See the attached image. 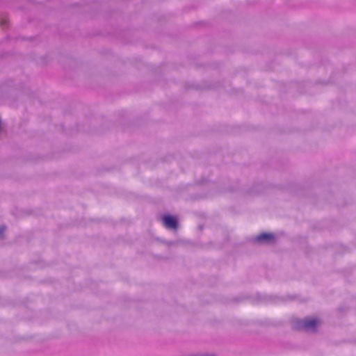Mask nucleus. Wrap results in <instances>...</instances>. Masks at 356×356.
Masks as SVG:
<instances>
[{
	"mask_svg": "<svg viewBox=\"0 0 356 356\" xmlns=\"http://www.w3.org/2000/svg\"><path fill=\"white\" fill-rule=\"evenodd\" d=\"M319 323L320 321L317 318H307L305 319L302 326L305 330L312 331L315 330Z\"/></svg>",
	"mask_w": 356,
	"mask_h": 356,
	"instance_id": "nucleus-1",
	"label": "nucleus"
},
{
	"mask_svg": "<svg viewBox=\"0 0 356 356\" xmlns=\"http://www.w3.org/2000/svg\"><path fill=\"white\" fill-rule=\"evenodd\" d=\"M164 226L170 229H176L177 227V219L171 216H165L163 217Z\"/></svg>",
	"mask_w": 356,
	"mask_h": 356,
	"instance_id": "nucleus-2",
	"label": "nucleus"
},
{
	"mask_svg": "<svg viewBox=\"0 0 356 356\" xmlns=\"http://www.w3.org/2000/svg\"><path fill=\"white\" fill-rule=\"evenodd\" d=\"M274 240V236L272 234L263 233L256 236L255 241L258 243L270 242Z\"/></svg>",
	"mask_w": 356,
	"mask_h": 356,
	"instance_id": "nucleus-3",
	"label": "nucleus"
},
{
	"mask_svg": "<svg viewBox=\"0 0 356 356\" xmlns=\"http://www.w3.org/2000/svg\"><path fill=\"white\" fill-rule=\"evenodd\" d=\"M2 232H3V230H2V229H0V234H1V233H2Z\"/></svg>",
	"mask_w": 356,
	"mask_h": 356,
	"instance_id": "nucleus-4",
	"label": "nucleus"
}]
</instances>
